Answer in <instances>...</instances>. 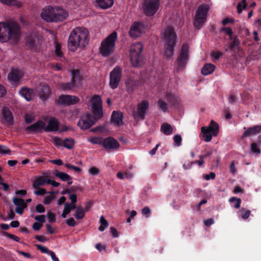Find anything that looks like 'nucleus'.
<instances>
[{
    "instance_id": "f257e3e1",
    "label": "nucleus",
    "mask_w": 261,
    "mask_h": 261,
    "mask_svg": "<svg viewBox=\"0 0 261 261\" xmlns=\"http://www.w3.org/2000/svg\"><path fill=\"white\" fill-rule=\"evenodd\" d=\"M21 36V28L15 21L0 22V42L9 41L12 44H17Z\"/></svg>"
},
{
    "instance_id": "f03ea898",
    "label": "nucleus",
    "mask_w": 261,
    "mask_h": 261,
    "mask_svg": "<svg viewBox=\"0 0 261 261\" xmlns=\"http://www.w3.org/2000/svg\"><path fill=\"white\" fill-rule=\"evenodd\" d=\"M88 30L83 27H76L69 36L68 47L71 51H75L79 47H84L88 43Z\"/></svg>"
},
{
    "instance_id": "7ed1b4c3",
    "label": "nucleus",
    "mask_w": 261,
    "mask_h": 261,
    "mask_svg": "<svg viewBox=\"0 0 261 261\" xmlns=\"http://www.w3.org/2000/svg\"><path fill=\"white\" fill-rule=\"evenodd\" d=\"M164 39L165 42L164 56L167 59H172L177 42V35L173 27H169L166 29L164 33Z\"/></svg>"
},
{
    "instance_id": "20e7f679",
    "label": "nucleus",
    "mask_w": 261,
    "mask_h": 261,
    "mask_svg": "<svg viewBox=\"0 0 261 261\" xmlns=\"http://www.w3.org/2000/svg\"><path fill=\"white\" fill-rule=\"evenodd\" d=\"M143 45L141 42L132 45L130 50V62L134 67H138L143 63Z\"/></svg>"
},
{
    "instance_id": "39448f33",
    "label": "nucleus",
    "mask_w": 261,
    "mask_h": 261,
    "mask_svg": "<svg viewBox=\"0 0 261 261\" xmlns=\"http://www.w3.org/2000/svg\"><path fill=\"white\" fill-rule=\"evenodd\" d=\"M117 38V33L113 32L101 42L99 50L103 57H108L114 52Z\"/></svg>"
},
{
    "instance_id": "423d86ee",
    "label": "nucleus",
    "mask_w": 261,
    "mask_h": 261,
    "mask_svg": "<svg viewBox=\"0 0 261 261\" xmlns=\"http://www.w3.org/2000/svg\"><path fill=\"white\" fill-rule=\"evenodd\" d=\"M209 9V6L206 4H202L198 7L194 19V26L196 29L199 30L204 25Z\"/></svg>"
},
{
    "instance_id": "0eeeda50",
    "label": "nucleus",
    "mask_w": 261,
    "mask_h": 261,
    "mask_svg": "<svg viewBox=\"0 0 261 261\" xmlns=\"http://www.w3.org/2000/svg\"><path fill=\"white\" fill-rule=\"evenodd\" d=\"M218 124L214 120H212L208 126H203L201 128L202 138L204 140L208 142L211 141L212 136H217L219 132Z\"/></svg>"
},
{
    "instance_id": "6e6552de",
    "label": "nucleus",
    "mask_w": 261,
    "mask_h": 261,
    "mask_svg": "<svg viewBox=\"0 0 261 261\" xmlns=\"http://www.w3.org/2000/svg\"><path fill=\"white\" fill-rule=\"evenodd\" d=\"M160 6V0H144L142 3L143 13L147 16H152L156 13Z\"/></svg>"
},
{
    "instance_id": "1a4fd4ad",
    "label": "nucleus",
    "mask_w": 261,
    "mask_h": 261,
    "mask_svg": "<svg viewBox=\"0 0 261 261\" xmlns=\"http://www.w3.org/2000/svg\"><path fill=\"white\" fill-rule=\"evenodd\" d=\"M122 77V68L116 66L110 72L109 86L112 89H116Z\"/></svg>"
},
{
    "instance_id": "9d476101",
    "label": "nucleus",
    "mask_w": 261,
    "mask_h": 261,
    "mask_svg": "<svg viewBox=\"0 0 261 261\" xmlns=\"http://www.w3.org/2000/svg\"><path fill=\"white\" fill-rule=\"evenodd\" d=\"M91 108L93 113L92 115L96 119V121L102 117L103 114L102 100L99 95H95L94 96Z\"/></svg>"
},
{
    "instance_id": "9b49d317",
    "label": "nucleus",
    "mask_w": 261,
    "mask_h": 261,
    "mask_svg": "<svg viewBox=\"0 0 261 261\" xmlns=\"http://www.w3.org/2000/svg\"><path fill=\"white\" fill-rule=\"evenodd\" d=\"M189 50L188 44L184 43L181 47L180 54L177 59L178 70L183 69L186 66L189 60Z\"/></svg>"
},
{
    "instance_id": "f8f14e48",
    "label": "nucleus",
    "mask_w": 261,
    "mask_h": 261,
    "mask_svg": "<svg viewBox=\"0 0 261 261\" xmlns=\"http://www.w3.org/2000/svg\"><path fill=\"white\" fill-rule=\"evenodd\" d=\"M146 25L144 22L135 21L131 25L129 35L132 38H138L140 37L146 29Z\"/></svg>"
},
{
    "instance_id": "ddd939ff",
    "label": "nucleus",
    "mask_w": 261,
    "mask_h": 261,
    "mask_svg": "<svg viewBox=\"0 0 261 261\" xmlns=\"http://www.w3.org/2000/svg\"><path fill=\"white\" fill-rule=\"evenodd\" d=\"M96 119L91 114H87L86 115L82 116L78 123L77 125L83 129H87L91 127L96 122Z\"/></svg>"
},
{
    "instance_id": "4468645a",
    "label": "nucleus",
    "mask_w": 261,
    "mask_h": 261,
    "mask_svg": "<svg viewBox=\"0 0 261 261\" xmlns=\"http://www.w3.org/2000/svg\"><path fill=\"white\" fill-rule=\"evenodd\" d=\"M149 103L148 100H142L137 105V112H134V117L135 119L137 117L141 120L145 119V116L149 110Z\"/></svg>"
},
{
    "instance_id": "2eb2a0df",
    "label": "nucleus",
    "mask_w": 261,
    "mask_h": 261,
    "mask_svg": "<svg viewBox=\"0 0 261 261\" xmlns=\"http://www.w3.org/2000/svg\"><path fill=\"white\" fill-rule=\"evenodd\" d=\"M79 98L75 96L61 95L58 97L56 102L57 104L70 106L77 103L79 102Z\"/></svg>"
},
{
    "instance_id": "dca6fc26",
    "label": "nucleus",
    "mask_w": 261,
    "mask_h": 261,
    "mask_svg": "<svg viewBox=\"0 0 261 261\" xmlns=\"http://www.w3.org/2000/svg\"><path fill=\"white\" fill-rule=\"evenodd\" d=\"M23 76V73L20 70L12 68L8 75V79L12 85H17Z\"/></svg>"
},
{
    "instance_id": "f3484780",
    "label": "nucleus",
    "mask_w": 261,
    "mask_h": 261,
    "mask_svg": "<svg viewBox=\"0 0 261 261\" xmlns=\"http://www.w3.org/2000/svg\"><path fill=\"white\" fill-rule=\"evenodd\" d=\"M54 7L48 6L44 8L41 13V18L47 22H55Z\"/></svg>"
},
{
    "instance_id": "a211bd4d",
    "label": "nucleus",
    "mask_w": 261,
    "mask_h": 261,
    "mask_svg": "<svg viewBox=\"0 0 261 261\" xmlns=\"http://www.w3.org/2000/svg\"><path fill=\"white\" fill-rule=\"evenodd\" d=\"M102 146L106 150H115L118 148L120 145L115 139L109 137L104 139Z\"/></svg>"
},
{
    "instance_id": "6ab92c4d",
    "label": "nucleus",
    "mask_w": 261,
    "mask_h": 261,
    "mask_svg": "<svg viewBox=\"0 0 261 261\" xmlns=\"http://www.w3.org/2000/svg\"><path fill=\"white\" fill-rule=\"evenodd\" d=\"M38 41V36L35 33H31L26 38V44L32 50L37 49Z\"/></svg>"
},
{
    "instance_id": "aec40b11",
    "label": "nucleus",
    "mask_w": 261,
    "mask_h": 261,
    "mask_svg": "<svg viewBox=\"0 0 261 261\" xmlns=\"http://www.w3.org/2000/svg\"><path fill=\"white\" fill-rule=\"evenodd\" d=\"M55 22L62 21L66 19L68 16V12L60 7H54Z\"/></svg>"
},
{
    "instance_id": "412c9836",
    "label": "nucleus",
    "mask_w": 261,
    "mask_h": 261,
    "mask_svg": "<svg viewBox=\"0 0 261 261\" xmlns=\"http://www.w3.org/2000/svg\"><path fill=\"white\" fill-rule=\"evenodd\" d=\"M59 123L56 118H52L48 121L46 126L44 128L46 132H56L59 129Z\"/></svg>"
},
{
    "instance_id": "4be33fe9",
    "label": "nucleus",
    "mask_w": 261,
    "mask_h": 261,
    "mask_svg": "<svg viewBox=\"0 0 261 261\" xmlns=\"http://www.w3.org/2000/svg\"><path fill=\"white\" fill-rule=\"evenodd\" d=\"M259 133H261V125H257L252 127H250L244 132L242 136L241 137V139H243L251 135H255Z\"/></svg>"
},
{
    "instance_id": "5701e85b",
    "label": "nucleus",
    "mask_w": 261,
    "mask_h": 261,
    "mask_svg": "<svg viewBox=\"0 0 261 261\" xmlns=\"http://www.w3.org/2000/svg\"><path fill=\"white\" fill-rule=\"evenodd\" d=\"M19 93L28 101L31 100L34 95L33 89L27 87L21 88Z\"/></svg>"
},
{
    "instance_id": "b1692460",
    "label": "nucleus",
    "mask_w": 261,
    "mask_h": 261,
    "mask_svg": "<svg viewBox=\"0 0 261 261\" xmlns=\"http://www.w3.org/2000/svg\"><path fill=\"white\" fill-rule=\"evenodd\" d=\"M123 115L122 112L119 111H113L111 115V122L118 126L122 124Z\"/></svg>"
},
{
    "instance_id": "393cba45",
    "label": "nucleus",
    "mask_w": 261,
    "mask_h": 261,
    "mask_svg": "<svg viewBox=\"0 0 261 261\" xmlns=\"http://www.w3.org/2000/svg\"><path fill=\"white\" fill-rule=\"evenodd\" d=\"M45 127V123L42 120H38L36 123L28 126L27 130L36 132Z\"/></svg>"
},
{
    "instance_id": "a878e982",
    "label": "nucleus",
    "mask_w": 261,
    "mask_h": 261,
    "mask_svg": "<svg viewBox=\"0 0 261 261\" xmlns=\"http://www.w3.org/2000/svg\"><path fill=\"white\" fill-rule=\"evenodd\" d=\"M54 174L56 177L59 178L61 180L63 181H68V185L72 184V178L68 174L63 172L56 171Z\"/></svg>"
},
{
    "instance_id": "bb28decb",
    "label": "nucleus",
    "mask_w": 261,
    "mask_h": 261,
    "mask_svg": "<svg viewBox=\"0 0 261 261\" xmlns=\"http://www.w3.org/2000/svg\"><path fill=\"white\" fill-rule=\"evenodd\" d=\"M50 93L49 87L47 85H43L39 90V96L43 100L48 98Z\"/></svg>"
},
{
    "instance_id": "cd10ccee",
    "label": "nucleus",
    "mask_w": 261,
    "mask_h": 261,
    "mask_svg": "<svg viewBox=\"0 0 261 261\" xmlns=\"http://www.w3.org/2000/svg\"><path fill=\"white\" fill-rule=\"evenodd\" d=\"M3 118L6 121V123L9 124H11L13 122V116L10 110L4 107L3 109Z\"/></svg>"
},
{
    "instance_id": "c85d7f7f",
    "label": "nucleus",
    "mask_w": 261,
    "mask_h": 261,
    "mask_svg": "<svg viewBox=\"0 0 261 261\" xmlns=\"http://www.w3.org/2000/svg\"><path fill=\"white\" fill-rule=\"evenodd\" d=\"M215 69V66L211 63L205 64L201 69V73L204 75H207L212 73Z\"/></svg>"
},
{
    "instance_id": "c756f323",
    "label": "nucleus",
    "mask_w": 261,
    "mask_h": 261,
    "mask_svg": "<svg viewBox=\"0 0 261 261\" xmlns=\"http://www.w3.org/2000/svg\"><path fill=\"white\" fill-rule=\"evenodd\" d=\"M98 6L103 9H107L111 7L113 4V0H96Z\"/></svg>"
},
{
    "instance_id": "7c9ffc66",
    "label": "nucleus",
    "mask_w": 261,
    "mask_h": 261,
    "mask_svg": "<svg viewBox=\"0 0 261 261\" xmlns=\"http://www.w3.org/2000/svg\"><path fill=\"white\" fill-rule=\"evenodd\" d=\"M48 179L44 178L43 176L37 177L33 183V187L34 189H38L40 186L44 185Z\"/></svg>"
},
{
    "instance_id": "2f4dec72",
    "label": "nucleus",
    "mask_w": 261,
    "mask_h": 261,
    "mask_svg": "<svg viewBox=\"0 0 261 261\" xmlns=\"http://www.w3.org/2000/svg\"><path fill=\"white\" fill-rule=\"evenodd\" d=\"M166 99L171 106H174L178 103V97L170 93L167 94Z\"/></svg>"
},
{
    "instance_id": "473e14b6",
    "label": "nucleus",
    "mask_w": 261,
    "mask_h": 261,
    "mask_svg": "<svg viewBox=\"0 0 261 261\" xmlns=\"http://www.w3.org/2000/svg\"><path fill=\"white\" fill-rule=\"evenodd\" d=\"M161 130L166 135H170L172 133L173 129L171 125L167 123L161 125Z\"/></svg>"
},
{
    "instance_id": "72a5a7b5",
    "label": "nucleus",
    "mask_w": 261,
    "mask_h": 261,
    "mask_svg": "<svg viewBox=\"0 0 261 261\" xmlns=\"http://www.w3.org/2000/svg\"><path fill=\"white\" fill-rule=\"evenodd\" d=\"M71 81L75 84L79 83L81 80V73L79 70L74 69L71 71Z\"/></svg>"
},
{
    "instance_id": "f704fd0d",
    "label": "nucleus",
    "mask_w": 261,
    "mask_h": 261,
    "mask_svg": "<svg viewBox=\"0 0 261 261\" xmlns=\"http://www.w3.org/2000/svg\"><path fill=\"white\" fill-rule=\"evenodd\" d=\"M74 144L75 141L71 138H65L63 141V146L68 149L73 148Z\"/></svg>"
},
{
    "instance_id": "c9c22d12",
    "label": "nucleus",
    "mask_w": 261,
    "mask_h": 261,
    "mask_svg": "<svg viewBox=\"0 0 261 261\" xmlns=\"http://www.w3.org/2000/svg\"><path fill=\"white\" fill-rule=\"evenodd\" d=\"M85 215V212L84 208L81 206H78L74 214V216L77 220L82 219Z\"/></svg>"
},
{
    "instance_id": "e433bc0d",
    "label": "nucleus",
    "mask_w": 261,
    "mask_h": 261,
    "mask_svg": "<svg viewBox=\"0 0 261 261\" xmlns=\"http://www.w3.org/2000/svg\"><path fill=\"white\" fill-rule=\"evenodd\" d=\"M127 91L129 93L132 92L136 87V84L135 81L133 80H128L125 83Z\"/></svg>"
},
{
    "instance_id": "4c0bfd02",
    "label": "nucleus",
    "mask_w": 261,
    "mask_h": 261,
    "mask_svg": "<svg viewBox=\"0 0 261 261\" xmlns=\"http://www.w3.org/2000/svg\"><path fill=\"white\" fill-rule=\"evenodd\" d=\"M103 140L104 139L102 137H93L90 138L88 141L93 144H98L102 146Z\"/></svg>"
},
{
    "instance_id": "58836bf2",
    "label": "nucleus",
    "mask_w": 261,
    "mask_h": 261,
    "mask_svg": "<svg viewBox=\"0 0 261 261\" xmlns=\"http://www.w3.org/2000/svg\"><path fill=\"white\" fill-rule=\"evenodd\" d=\"M232 41L229 45V48L232 50L234 47L239 46L240 41L238 36L232 37Z\"/></svg>"
},
{
    "instance_id": "ea45409f",
    "label": "nucleus",
    "mask_w": 261,
    "mask_h": 261,
    "mask_svg": "<svg viewBox=\"0 0 261 261\" xmlns=\"http://www.w3.org/2000/svg\"><path fill=\"white\" fill-rule=\"evenodd\" d=\"M76 84L73 81H71L70 82H67L65 83H63L61 85L62 89L65 90H69L72 89L74 87H75Z\"/></svg>"
},
{
    "instance_id": "a19ab883",
    "label": "nucleus",
    "mask_w": 261,
    "mask_h": 261,
    "mask_svg": "<svg viewBox=\"0 0 261 261\" xmlns=\"http://www.w3.org/2000/svg\"><path fill=\"white\" fill-rule=\"evenodd\" d=\"M250 150L252 153H255L257 155L260 153V147L255 142H253L251 143Z\"/></svg>"
},
{
    "instance_id": "79ce46f5",
    "label": "nucleus",
    "mask_w": 261,
    "mask_h": 261,
    "mask_svg": "<svg viewBox=\"0 0 261 261\" xmlns=\"http://www.w3.org/2000/svg\"><path fill=\"white\" fill-rule=\"evenodd\" d=\"M242 2L239 3L237 5V11L239 14H241L243 9L247 8L246 0H241Z\"/></svg>"
},
{
    "instance_id": "37998d69",
    "label": "nucleus",
    "mask_w": 261,
    "mask_h": 261,
    "mask_svg": "<svg viewBox=\"0 0 261 261\" xmlns=\"http://www.w3.org/2000/svg\"><path fill=\"white\" fill-rule=\"evenodd\" d=\"M13 202L17 207L27 205L23 199L19 198H13Z\"/></svg>"
},
{
    "instance_id": "c03bdc74",
    "label": "nucleus",
    "mask_w": 261,
    "mask_h": 261,
    "mask_svg": "<svg viewBox=\"0 0 261 261\" xmlns=\"http://www.w3.org/2000/svg\"><path fill=\"white\" fill-rule=\"evenodd\" d=\"M244 210H245L244 208H242V209H241L239 211V213H240L241 217L243 219L245 220V219H247L249 217L251 212L249 210H246L245 211H244Z\"/></svg>"
},
{
    "instance_id": "a18cd8bd",
    "label": "nucleus",
    "mask_w": 261,
    "mask_h": 261,
    "mask_svg": "<svg viewBox=\"0 0 261 261\" xmlns=\"http://www.w3.org/2000/svg\"><path fill=\"white\" fill-rule=\"evenodd\" d=\"M229 201L230 202H231V203L233 202H236L235 204L233 205V206L236 208H239L240 207L241 203V199L240 198H237L236 197H232L229 199Z\"/></svg>"
},
{
    "instance_id": "49530a36",
    "label": "nucleus",
    "mask_w": 261,
    "mask_h": 261,
    "mask_svg": "<svg viewBox=\"0 0 261 261\" xmlns=\"http://www.w3.org/2000/svg\"><path fill=\"white\" fill-rule=\"evenodd\" d=\"M52 141L53 144L57 147L63 146V141L59 137H54Z\"/></svg>"
},
{
    "instance_id": "de8ad7c7",
    "label": "nucleus",
    "mask_w": 261,
    "mask_h": 261,
    "mask_svg": "<svg viewBox=\"0 0 261 261\" xmlns=\"http://www.w3.org/2000/svg\"><path fill=\"white\" fill-rule=\"evenodd\" d=\"M173 140L175 146H180L181 145L182 138L180 135H175L173 137Z\"/></svg>"
},
{
    "instance_id": "09e8293b",
    "label": "nucleus",
    "mask_w": 261,
    "mask_h": 261,
    "mask_svg": "<svg viewBox=\"0 0 261 261\" xmlns=\"http://www.w3.org/2000/svg\"><path fill=\"white\" fill-rule=\"evenodd\" d=\"M204 163V161L203 159H200V160L198 161H192L190 162V166H189V167H186V164H184L183 165V168L185 169H190L191 168L192 166L194 164H198L199 166H202Z\"/></svg>"
},
{
    "instance_id": "8fccbe9b",
    "label": "nucleus",
    "mask_w": 261,
    "mask_h": 261,
    "mask_svg": "<svg viewBox=\"0 0 261 261\" xmlns=\"http://www.w3.org/2000/svg\"><path fill=\"white\" fill-rule=\"evenodd\" d=\"M10 153L11 150L8 147L0 144V154H9Z\"/></svg>"
},
{
    "instance_id": "3c124183",
    "label": "nucleus",
    "mask_w": 261,
    "mask_h": 261,
    "mask_svg": "<svg viewBox=\"0 0 261 261\" xmlns=\"http://www.w3.org/2000/svg\"><path fill=\"white\" fill-rule=\"evenodd\" d=\"M158 105L160 108V109L161 110L164 112H166L167 111V106L166 103L163 101L161 99H160L158 101Z\"/></svg>"
},
{
    "instance_id": "603ef678",
    "label": "nucleus",
    "mask_w": 261,
    "mask_h": 261,
    "mask_svg": "<svg viewBox=\"0 0 261 261\" xmlns=\"http://www.w3.org/2000/svg\"><path fill=\"white\" fill-rule=\"evenodd\" d=\"M36 247L37 249L39 250H40L41 252L49 254L50 252L51 251H50L48 249V248L40 245V244H37L36 245Z\"/></svg>"
},
{
    "instance_id": "864d4df0",
    "label": "nucleus",
    "mask_w": 261,
    "mask_h": 261,
    "mask_svg": "<svg viewBox=\"0 0 261 261\" xmlns=\"http://www.w3.org/2000/svg\"><path fill=\"white\" fill-rule=\"evenodd\" d=\"M3 234L5 237H8L11 239L14 240L17 242H19L20 241V238L14 234H12L7 232H3Z\"/></svg>"
},
{
    "instance_id": "5fc2aeb1",
    "label": "nucleus",
    "mask_w": 261,
    "mask_h": 261,
    "mask_svg": "<svg viewBox=\"0 0 261 261\" xmlns=\"http://www.w3.org/2000/svg\"><path fill=\"white\" fill-rule=\"evenodd\" d=\"M65 166L67 168L69 169H72L76 172L80 173L82 171L81 168L77 166H75L69 164H66Z\"/></svg>"
},
{
    "instance_id": "6e6d98bb",
    "label": "nucleus",
    "mask_w": 261,
    "mask_h": 261,
    "mask_svg": "<svg viewBox=\"0 0 261 261\" xmlns=\"http://www.w3.org/2000/svg\"><path fill=\"white\" fill-rule=\"evenodd\" d=\"M221 31L225 32L227 35L229 36V39L232 40V31L231 28L229 27L222 28Z\"/></svg>"
},
{
    "instance_id": "4d7b16f0",
    "label": "nucleus",
    "mask_w": 261,
    "mask_h": 261,
    "mask_svg": "<svg viewBox=\"0 0 261 261\" xmlns=\"http://www.w3.org/2000/svg\"><path fill=\"white\" fill-rule=\"evenodd\" d=\"M55 55L58 57H62L63 53L61 51V47L59 44H56Z\"/></svg>"
},
{
    "instance_id": "13d9d810",
    "label": "nucleus",
    "mask_w": 261,
    "mask_h": 261,
    "mask_svg": "<svg viewBox=\"0 0 261 261\" xmlns=\"http://www.w3.org/2000/svg\"><path fill=\"white\" fill-rule=\"evenodd\" d=\"M47 215L48 221L50 223H54L56 221V216L53 213L48 211L47 212Z\"/></svg>"
},
{
    "instance_id": "bf43d9fd",
    "label": "nucleus",
    "mask_w": 261,
    "mask_h": 261,
    "mask_svg": "<svg viewBox=\"0 0 261 261\" xmlns=\"http://www.w3.org/2000/svg\"><path fill=\"white\" fill-rule=\"evenodd\" d=\"M71 211L68 207V205L66 204V203H65V204H64V210L63 211V213L62 214L61 216L63 218H65L66 217L67 215L68 214H69L71 212Z\"/></svg>"
},
{
    "instance_id": "052dcab7",
    "label": "nucleus",
    "mask_w": 261,
    "mask_h": 261,
    "mask_svg": "<svg viewBox=\"0 0 261 261\" xmlns=\"http://www.w3.org/2000/svg\"><path fill=\"white\" fill-rule=\"evenodd\" d=\"M45 216L44 215H37L34 217L35 220L39 222L40 223H43L45 221Z\"/></svg>"
},
{
    "instance_id": "680f3d73",
    "label": "nucleus",
    "mask_w": 261,
    "mask_h": 261,
    "mask_svg": "<svg viewBox=\"0 0 261 261\" xmlns=\"http://www.w3.org/2000/svg\"><path fill=\"white\" fill-rule=\"evenodd\" d=\"M34 191V194L37 196H42L47 193L46 190L44 188L37 189Z\"/></svg>"
},
{
    "instance_id": "e2e57ef3",
    "label": "nucleus",
    "mask_w": 261,
    "mask_h": 261,
    "mask_svg": "<svg viewBox=\"0 0 261 261\" xmlns=\"http://www.w3.org/2000/svg\"><path fill=\"white\" fill-rule=\"evenodd\" d=\"M89 172L91 175H96L99 174V170L95 167H92L89 169Z\"/></svg>"
},
{
    "instance_id": "0e129e2a",
    "label": "nucleus",
    "mask_w": 261,
    "mask_h": 261,
    "mask_svg": "<svg viewBox=\"0 0 261 261\" xmlns=\"http://www.w3.org/2000/svg\"><path fill=\"white\" fill-rule=\"evenodd\" d=\"M54 198V196H46L44 199L43 203L46 205L49 204Z\"/></svg>"
},
{
    "instance_id": "69168bd1",
    "label": "nucleus",
    "mask_w": 261,
    "mask_h": 261,
    "mask_svg": "<svg viewBox=\"0 0 261 261\" xmlns=\"http://www.w3.org/2000/svg\"><path fill=\"white\" fill-rule=\"evenodd\" d=\"M142 213L145 215L146 217H149L151 213V211L149 207L146 206L142 210Z\"/></svg>"
},
{
    "instance_id": "338daca9",
    "label": "nucleus",
    "mask_w": 261,
    "mask_h": 261,
    "mask_svg": "<svg viewBox=\"0 0 261 261\" xmlns=\"http://www.w3.org/2000/svg\"><path fill=\"white\" fill-rule=\"evenodd\" d=\"M36 211L39 213H43L45 212V209L44 206L41 204H38L36 206Z\"/></svg>"
},
{
    "instance_id": "774afa93",
    "label": "nucleus",
    "mask_w": 261,
    "mask_h": 261,
    "mask_svg": "<svg viewBox=\"0 0 261 261\" xmlns=\"http://www.w3.org/2000/svg\"><path fill=\"white\" fill-rule=\"evenodd\" d=\"M203 178L207 180H208L211 179H213L215 178L216 177V174L214 172H211L209 174H203Z\"/></svg>"
}]
</instances>
